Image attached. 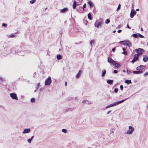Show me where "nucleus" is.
<instances>
[{"instance_id":"obj_25","label":"nucleus","mask_w":148,"mask_h":148,"mask_svg":"<svg viewBox=\"0 0 148 148\" xmlns=\"http://www.w3.org/2000/svg\"><path fill=\"white\" fill-rule=\"evenodd\" d=\"M34 138V136H32L30 138L28 139L27 140V141L29 143H30L31 142L32 140Z\"/></svg>"},{"instance_id":"obj_62","label":"nucleus","mask_w":148,"mask_h":148,"mask_svg":"<svg viewBox=\"0 0 148 148\" xmlns=\"http://www.w3.org/2000/svg\"><path fill=\"white\" fill-rule=\"evenodd\" d=\"M90 104V103H88V104Z\"/></svg>"},{"instance_id":"obj_19","label":"nucleus","mask_w":148,"mask_h":148,"mask_svg":"<svg viewBox=\"0 0 148 148\" xmlns=\"http://www.w3.org/2000/svg\"><path fill=\"white\" fill-rule=\"evenodd\" d=\"M113 80H111L110 79H108L107 81V82L110 84H112L113 83Z\"/></svg>"},{"instance_id":"obj_61","label":"nucleus","mask_w":148,"mask_h":148,"mask_svg":"<svg viewBox=\"0 0 148 148\" xmlns=\"http://www.w3.org/2000/svg\"><path fill=\"white\" fill-rule=\"evenodd\" d=\"M23 55H23H23H21V56H23Z\"/></svg>"},{"instance_id":"obj_9","label":"nucleus","mask_w":148,"mask_h":148,"mask_svg":"<svg viewBox=\"0 0 148 148\" xmlns=\"http://www.w3.org/2000/svg\"><path fill=\"white\" fill-rule=\"evenodd\" d=\"M136 12L135 10L134 9H132L130 14V16L131 18H133L134 16L136 15Z\"/></svg>"},{"instance_id":"obj_5","label":"nucleus","mask_w":148,"mask_h":148,"mask_svg":"<svg viewBox=\"0 0 148 148\" xmlns=\"http://www.w3.org/2000/svg\"><path fill=\"white\" fill-rule=\"evenodd\" d=\"M135 51L137 53L136 54H137L138 56H139L140 55L142 54V53L144 52V51L143 49H142L138 48L135 49Z\"/></svg>"},{"instance_id":"obj_37","label":"nucleus","mask_w":148,"mask_h":148,"mask_svg":"<svg viewBox=\"0 0 148 148\" xmlns=\"http://www.w3.org/2000/svg\"><path fill=\"white\" fill-rule=\"evenodd\" d=\"M86 3H85L83 5V11H84V9L85 8H86Z\"/></svg>"},{"instance_id":"obj_29","label":"nucleus","mask_w":148,"mask_h":148,"mask_svg":"<svg viewBox=\"0 0 148 148\" xmlns=\"http://www.w3.org/2000/svg\"><path fill=\"white\" fill-rule=\"evenodd\" d=\"M114 130L113 128H112L110 129V133H113L114 132Z\"/></svg>"},{"instance_id":"obj_47","label":"nucleus","mask_w":148,"mask_h":148,"mask_svg":"<svg viewBox=\"0 0 148 148\" xmlns=\"http://www.w3.org/2000/svg\"><path fill=\"white\" fill-rule=\"evenodd\" d=\"M122 31V30L121 29H119L117 31V32L119 33H120Z\"/></svg>"},{"instance_id":"obj_30","label":"nucleus","mask_w":148,"mask_h":148,"mask_svg":"<svg viewBox=\"0 0 148 148\" xmlns=\"http://www.w3.org/2000/svg\"><path fill=\"white\" fill-rule=\"evenodd\" d=\"M94 43H95V41L93 40H92L90 42V44L91 45V46H92V44H94Z\"/></svg>"},{"instance_id":"obj_18","label":"nucleus","mask_w":148,"mask_h":148,"mask_svg":"<svg viewBox=\"0 0 148 148\" xmlns=\"http://www.w3.org/2000/svg\"><path fill=\"white\" fill-rule=\"evenodd\" d=\"M88 4L89 5L90 7H92L94 5V4L91 1H89L88 2Z\"/></svg>"},{"instance_id":"obj_8","label":"nucleus","mask_w":148,"mask_h":148,"mask_svg":"<svg viewBox=\"0 0 148 148\" xmlns=\"http://www.w3.org/2000/svg\"><path fill=\"white\" fill-rule=\"evenodd\" d=\"M121 103V102H114L113 104H112L109 105L107 106L106 107V108H107L110 107L118 105V104H119V103Z\"/></svg>"},{"instance_id":"obj_38","label":"nucleus","mask_w":148,"mask_h":148,"mask_svg":"<svg viewBox=\"0 0 148 148\" xmlns=\"http://www.w3.org/2000/svg\"><path fill=\"white\" fill-rule=\"evenodd\" d=\"M118 91V89L117 88H115L114 90V92L115 93H117Z\"/></svg>"},{"instance_id":"obj_10","label":"nucleus","mask_w":148,"mask_h":148,"mask_svg":"<svg viewBox=\"0 0 148 148\" xmlns=\"http://www.w3.org/2000/svg\"><path fill=\"white\" fill-rule=\"evenodd\" d=\"M145 67V65H140L136 67V70L140 71L143 69Z\"/></svg>"},{"instance_id":"obj_39","label":"nucleus","mask_w":148,"mask_h":148,"mask_svg":"<svg viewBox=\"0 0 148 148\" xmlns=\"http://www.w3.org/2000/svg\"><path fill=\"white\" fill-rule=\"evenodd\" d=\"M120 88L122 91L123 90V87L122 85H121L120 86Z\"/></svg>"},{"instance_id":"obj_54","label":"nucleus","mask_w":148,"mask_h":148,"mask_svg":"<svg viewBox=\"0 0 148 148\" xmlns=\"http://www.w3.org/2000/svg\"><path fill=\"white\" fill-rule=\"evenodd\" d=\"M139 10V9H136V11H138Z\"/></svg>"},{"instance_id":"obj_43","label":"nucleus","mask_w":148,"mask_h":148,"mask_svg":"<svg viewBox=\"0 0 148 148\" xmlns=\"http://www.w3.org/2000/svg\"><path fill=\"white\" fill-rule=\"evenodd\" d=\"M40 86V83H39L38 84L36 87V88H38Z\"/></svg>"},{"instance_id":"obj_55","label":"nucleus","mask_w":148,"mask_h":148,"mask_svg":"<svg viewBox=\"0 0 148 148\" xmlns=\"http://www.w3.org/2000/svg\"><path fill=\"white\" fill-rule=\"evenodd\" d=\"M116 32V30H114L113 31V33H115V32Z\"/></svg>"},{"instance_id":"obj_22","label":"nucleus","mask_w":148,"mask_h":148,"mask_svg":"<svg viewBox=\"0 0 148 148\" xmlns=\"http://www.w3.org/2000/svg\"><path fill=\"white\" fill-rule=\"evenodd\" d=\"M122 49L123 52L122 53L124 54L125 55H126L127 54V51H125V49L124 48H123Z\"/></svg>"},{"instance_id":"obj_45","label":"nucleus","mask_w":148,"mask_h":148,"mask_svg":"<svg viewBox=\"0 0 148 148\" xmlns=\"http://www.w3.org/2000/svg\"><path fill=\"white\" fill-rule=\"evenodd\" d=\"M126 99H123V100H121V101H118L117 102H124L126 100Z\"/></svg>"},{"instance_id":"obj_42","label":"nucleus","mask_w":148,"mask_h":148,"mask_svg":"<svg viewBox=\"0 0 148 148\" xmlns=\"http://www.w3.org/2000/svg\"><path fill=\"white\" fill-rule=\"evenodd\" d=\"M118 71L116 70H114L113 73H114L116 74L118 73Z\"/></svg>"},{"instance_id":"obj_46","label":"nucleus","mask_w":148,"mask_h":148,"mask_svg":"<svg viewBox=\"0 0 148 148\" xmlns=\"http://www.w3.org/2000/svg\"><path fill=\"white\" fill-rule=\"evenodd\" d=\"M112 50L113 52H114L116 50L115 48H112Z\"/></svg>"},{"instance_id":"obj_21","label":"nucleus","mask_w":148,"mask_h":148,"mask_svg":"<svg viewBox=\"0 0 148 148\" xmlns=\"http://www.w3.org/2000/svg\"><path fill=\"white\" fill-rule=\"evenodd\" d=\"M106 73V70H104L102 71L101 76L103 77H104Z\"/></svg>"},{"instance_id":"obj_27","label":"nucleus","mask_w":148,"mask_h":148,"mask_svg":"<svg viewBox=\"0 0 148 148\" xmlns=\"http://www.w3.org/2000/svg\"><path fill=\"white\" fill-rule=\"evenodd\" d=\"M132 36L135 38H137L138 37V34H133Z\"/></svg>"},{"instance_id":"obj_59","label":"nucleus","mask_w":148,"mask_h":148,"mask_svg":"<svg viewBox=\"0 0 148 148\" xmlns=\"http://www.w3.org/2000/svg\"><path fill=\"white\" fill-rule=\"evenodd\" d=\"M36 74V72L34 73V75H35Z\"/></svg>"},{"instance_id":"obj_34","label":"nucleus","mask_w":148,"mask_h":148,"mask_svg":"<svg viewBox=\"0 0 148 148\" xmlns=\"http://www.w3.org/2000/svg\"><path fill=\"white\" fill-rule=\"evenodd\" d=\"M15 36V35L13 34H10L9 36H10V37L11 38H13Z\"/></svg>"},{"instance_id":"obj_15","label":"nucleus","mask_w":148,"mask_h":148,"mask_svg":"<svg viewBox=\"0 0 148 148\" xmlns=\"http://www.w3.org/2000/svg\"><path fill=\"white\" fill-rule=\"evenodd\" d=\"M143 61L145 62H146L148 61V57L146 55H143Z\"/></svg>"},{"instance_id":"obj_1","label":"nucleus","mask_w":148,"mask_h":148,"mask_svg":"<svg viewBox=\"0 0 148 148\" xmlns=\"http://www.w3.org/2000/svg\"><path fill=\"white\" fill-rule=\"evenodd\" d=\"M99 21L100 22H98L97 20L94 24L95 26V27L99 28V27L101 26L103 23V19L102 18H100Z\"/></svg>"},{"instance_id":"obj_23","label":"nucleus","mask_w":148,"mask_h":148,"mask_svg":"<svg viewBox=\"0 0 148 148\" xmlns=\"http://www.w3.org/2000/svg\"><path fill=\"white\" fill-rule=\"evenodd\" d=\"M125 83L127 84L132 83V82L130 80H126L125 81Z\"/></svg>"},{"instance_id":"obj_12","label":"nucleus","mask_w":148,"mask_h":148,"mask_svg":"<svg viewBox=\"0 0 148 148\" xmlns=\"http://www.w3.org/2000/svg\"><path fill=\"white\" fill-rule=\"evenodd\" d=\"M108 62L110 63L114 64L115 62V61L113 60V59L111 58L110 57H108Z\"/></svg>"},{"instance_id":"obj_2","label":"nucleus","mask_w":148,"mask_h":148,"mask_svg":"<svg viewBox=\"0 0 148 148\" xmlns=\"http://www.w3.org/2000/svg\"><path fill=\"white\" fill-rule=\"evenodd\" d=\"M119 43L121 44L126 45L129 47L132 46V44L129 41L127 40H124L122 41H120Z\"/></svg>"},{"instance_id":"obj_7","label":"nucleus","mask_w":148,"mask_h":148,"mask_svg":"<svg viewBox=\"0 0 148 148\" xmlns=\"http://www.w3.org/2000/svg\"><path fill=\"white\" fill-rule=\"evenodd\" d=\"M10 97L13 99L17 100L18 97L16 94L14 93H11L10 94Z\"/></svg>"},{"instance_id":"obj_31","label":"nucleus","mask_w":148,"mask_h":148,"mask_svg":"<svg viewBox=\"0 0 148 148\" xmlns=\"http://www.w3.org/2000/svg\"><path fill=\"white\" fill-rule=\"evenodd\" d=\"M138 36L140 38H143L144 37V36L143 35L139 33L138 34Z\"/></svg>"},{"instance_id":"obj_13","label":"nucleus","mask_w":148,"mask_h":148,"mask_svg":"<svg viewBox=\"0 0 148 148\" xmlns=\"http://www.w3.org/2000/svg\"><path fill=\"white\" fill-rule=\"evenodd\" d=\"M30 128L25 129L22 132V133L24 134L29 133L30 131Z\"/></svg>"},{"instance_id":"obj_26","label":"nucleus","mask_w":148,"mask_h":148,"mask_svg":"<svg viewBox=\"0 0 148 148\" xmlns=\"http://www.w3.org/2000/svg\"><path fill=\"white\" fill-rule=\"evenodd\" d=\"M88 18L90 20H91L92 19V18L91 14L90 13L88 14Z\"/></svg>"},{"instance_id":"obj_52","label":"nucleus","mask_w":148,"mask_h":148,"mask_svg":"<svg viewBox=\"0 0 148 148\" xmlns=\"http://www.w3.org/2000/svg\"><path fill=\"white\" fill-rule=\"evenodd\" d=\"M111 112V111H110L108 112L107 113V114H109Z\"/></svg>"},{"instance_id":"obj_57","label":"nucleus","mask_w":148,"mask_h":148,"mask_svg":"<svg viewBox=\"0 0 148 148\" xmlns=\"http://www.w3.org/2000/svg\"><path fill=\"white\" fill-rule=\"evenodd\" d=\"M141 31H143V29L142 28H141Z\"/></svg>"},{"instance_id":"obj_49","label":"nucleus","mask_w":148,"mask_h":148,"mask_svg":"<svg viewBox=\"0 0 148 148\" xmlns=\"http://www.w3.org/2000/svg\"><path fill=\"white\" fill-rule=\"evenodd\" d=\"M77 1H79L80 3H82V1H83V0H76Z\"/></svg>"},{"instance_id":"obj_63","label":"nucleus","mask_w":148,"mask_h":148,"mask_svg":"<svg viewBox=\"0 0 148 148\" xmlns=\"http://www.w3.org/2000/svg\"><path fill=\"white\" fill-rule=\"evenodd\" d=\"M147 108H148V106H147Z\"/></svg>"},{"instance_id":"obj_32","label":"nucleus","mask_w":148,"mask_h":148,"mask_svg":"<svg viewBox=\"0 0 148 148\" xmlns=\"http://www.w3.org/2000/svg\"><path fill=\"white\" fill-rule=\"evenodd\" d=\"M127 73L128 75H130L132 73L131 72L128 70H127Z\"/></svg>"},{"instance_id":"obj_48","label":"nucleus","mask_w":148,"mask_h":148,"mask_svg":"<svg viewBox=\"0 0 148 148\" xmlns=\"http://www.w3.org/2000/svg\"><path fill=\"white\" fill-rule=\"evenodd\" d=\"M127 27L128 28L130 29H131V27L129 26V25L128 24L127 25Z\"/></svg>"},{"instance_id":"obj_20","label":"nucleus","mask_w":148,"mask_h":148,"mask_svg":"<svg viewBox=\"0 0 148 148\" xmlns=\"http://www.w3.org/2000/svg\"><path fill=\"white\" fill-rule=\"evenodd\" d=\"M81 72L82 71L80 70L79 71L78 73L75 76L77 78H78L80 76Z\"/></svg>"},{"instance_id":"obj_50","label":"nucleus","mask_w":148,"mask_h":148,"mask_svg":"<svg viewBox=\"0 0 148 148\" xmlns=\"http://www.w3.org/2000/svg\"><path fill=\"white\" fill-rule=\"evenodd\" d=\"M65 86H66L67 84V82H65Z\"/></svg>"},{"instance_id":"obj_56","label":"nucleus","mask_w":148,"mask_h":148,"mask_svg":"<svg viewBox=\"0 0 148 148\" xmlns=\"http://www.w3.org/2000/svg\"><path fill=\"white\" fill-rule=\"evenodd\" d=\"M123 71L124 72H125L126 71L125 70H123Z\"/></svg>"},{"instance_id":"obj_11","label":"nucleus","mask_w":148,"mask_h":148,"mask_svg":"<svg viewBox=\"0 0 148 148\" xmlns=\"http://www.w3.org/2000/svg\"><path fill=\"white\" fill-rule=\"evenodd\" d=\"M113 65L114 66V69H119L121 66L119 64L116 63V62L113 64Z\"/></svg>"},{"instance_id":"obj_14","label":"nucleus","mask_w":148,"mask_h":148,"mask_svg":"<svg viewBox=\"0 0 148 148\" xmlns=\"http://www.w3.org/2000/svg\"><path fill=\"white\" fill-rule=\"evenodd\" d=\"M143 73L142 71L138 70V71H133L132 73L134 74H138L142 73Z\"/></svg>"},{"instance_id":"obj_53","label":"nucleus","mask_w":148,"mask_h":148,"mask_svg":"<svg viewBox=\"0 0 148 148\" xmlns=\"http://www.w3.org/2000/svg\"><path fill=\"white\" fill-rule=\"evenodd\" d=\"M43 90V89L42 88H41L40 89V91H42V90Z\"/></svg>"},{"instance_id":"obj_40","label":"nucleus","mask_w":148,"mask_h":148,"mask_svg":"<svg viewBox=\"0 0 148 148\" xmlns=\"http://www.w3.org/2000/svg\"><path fill=\"white\" fill-rule=\"evenodd\" d=\"M2 26H4L5 27H6L7 26V25L6 24H5V23H3L2 24Z\"/></svg>"},{"instance_id":"obj_6","label":"nucleus","mask_w":148,"mask_h":148,"mask_svg":"<svg viewBox=\"0 0 148 148\" xmlns=\"http://www.w3.org/2000/svg\"><path fill=\"white\" fill-rule=\"evenodd\" d=\"M137 54H135L134 55L133 59V60L131 62L132 64H134V62L137 61L139 59V57Z\"/></svg>"},{"instance_id":"obj_41","label":"nucleus","mask_w":148,"mask_h":148,"mask_svg":"<svg viewBox=\"0 0 148 148\" xmlns=\"http://www.w3.org/2000/svg\"><path fill=\"white\" fill-rule=\"evenodd\" d=\"M35 100L34 98H32L31 99V102H34Z\"/></svg>"},{"instance_id":"obj_4","label":"nucleus","mask_w":148,"mask_h":148,"mask_svg":"<svg viewBox=\"0 0 148 148\" xmlns=\"http://www.w3.org/2000/svg\"><path fill=\"white\" fill-rule=\"evenodd\" d=\"M52 82V80L50 76L48 77L45 80V84L46 86L50 85Z\"/></svg>"},{"instance_id":"obj_36","label":"nucleus","mask_w":148,"mask_h":148,"mask_svg":"<svg viewBox=\"0 0 148 148\" xmlns=\"http://www.w3.org/2000/svg\"><path fill=\"white\" fill-rule=\"evenodd\" d=\"M62 132L64 133H66L67 132V130L65 129H63L62 130Z\"/></svg>"},{"instance_id":"obj_33","label":"nucleus","mask_w":148,"mask_h":148,"mask_svg":"<svg viewBox=\"0 0 148 148\" xmlns=\"http://www.w3.org/2000/svg\"><path fill=\"white\" fill-rule=\"evenodd\" d=\"M121 6V5L120 4H119V5L118 7H117V9L116 10L117 11H118L120 8Z\"/></svg>"},{"instance_id":"obj_17","label":"nucleus","mask_w":148,"mask_h":148,"mask_svg":"<svg viewBox=\"0 0 148 148\" xmlns=\"http://www.w3.org/2000/svg\"><path fill=\"white\" fill-rule=\"evenodd\" d=\"M77 5V3L76 1H74L73 2V9H75L76 8V7Z\"/></svg>"},{"instance_id":"obj_60","label":"nucleus","mask_w":148,"mask_h":148,"mask_svg":"<svg viewBox=\"0 0 148 148\" xmlns=\"http://www.w3.org/2000/svg\"><path fill=\"white\" fill-rule=\"evenodd\" d=\"M47 8H45V10H46L47 9Z\"/></svg>"},{"instance_id":"obj_3","label":"nucleus","mask_w":148,"mask_h":148,"mask_svg":"<svg viewBox=\"0 0 148 148\" xmlns=\"http://www.w3.org/2000/svg\"><path fill=\"white\" fill-rule=\"evenodd\" d=\"M128 130L125 132V134H127L131 135L134 131V128L132 127L131 126H129L128 127Z\"/></svg>"},{"instance_id":"obj_58","label":"nucleus","mask_w":148,"mask_h":148,"mask_svg":"<svg viewBox=\"0 0 148 148\" xmlns=\"http://www.w3.org/2000/svg\"><path fill=\"white\" fill-rule=\"evenodd\" d=\"M85 101H86V100H83L82 102H85Z\"/></svg>"},{"instance_id":"obj_35","label":"nucleus","mask_w":148,"mask_h":148,"mask_svg":"<svg viewBox=\"0 0 148 148\" xmlns=\"http://www.w3.org/2000/svg\"><path fill=\"white\" fill-rule=\"evenodd\" d=\"M35 1H36V0H33L31 1H30V3H31L32 4H33L35 2Z\"/></svg>"},{"instance_id":"obj_24","label":"nucleus","mask_w":148,"mask_h":148,"mask_svg":"<svg viewBox=\"0 0 148 148\" xmlns=\"http://www.w3.org/2000/svg\"><path fill=\"white\" fill-rule=\"evenodd\" d=\"M62 58V56L60 54H58L57 56V58L58 60L61 59Z\"/></svg>"},{"instance_id":"obj_16","label":"nucleus","mask_w":148,"mask_h":148,"mask_svg":"<svg viewBox=\"0 0 148 148\" xmlns=\"http://www.w3.org/2000/svg\"><path fill=\"white\" fill-rule=\"evenodd\" d=\"M68 9L66 8H64L60 10L61 12L62 13H64L66 12L67 11Z\"/></svg>"},{"instance_id":"obj_51","label":"nucleus","mask_w":148,"mask_h":148,"mask_svg":"<svg viewBox=\"0 0 148 148\" xmlns=\"http://www.w3.org/2000/svg\"><path fill=\"white\" fill-rule=\"evenodd\" d=\"M3 80V79L2 77H0V81H2Z\"/></svg>"},{"instance_id":"obj_44","label":"nucleus","mask_w":148,"mask_h":148,"mask_svg":"<svg viewBox=\"0 0 148 148\" xmlns=\"http://www.w3.org/2000/svg\"><path fill=\"white\" fill-rule=\"evenodd\" d=\"M147 75H148V72L144 74V76Z\"/></svg>"},{"instance_id":"obj_28","label":"nucleus","mask_w":148,"mask_h":148,"mask_svg":"<svg viewBox=\"0 0 148 148\" xmlns=\"http://www.w3.org/2000/svg\"><path fill=\"white\" fill-rule=\"evenodd\" d=\"M110 22V20L109 19H107L105 21V23L106 24L109 23Z\"/></svg>"}]
</instances>
